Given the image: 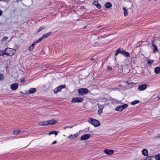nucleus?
<instances>
[{"instance_id": "31", "label": "nucleus", "mask_w": 160, "mask_h": 160, "mask_svg": "<svg viewBox=\"0 0 160 160\" xmlns=\"http://www.w3.org/2000/svg\"><path fill=\"white\" fill-rule=\"evenodd\" d=\"M4 79V76L2 74H0V80L1 81Z\"/></svg>"}, {"instance_id": "15", "label": "nucleus", "mask_w": 160, "mask_h": 160, "mask_svg": "<svg viewBox=\"0 0 160 160\" xmlns=\"http://www.w3.org/2000/svg\"><path fill=\"white\" fill-rule=\"evenodd\" d=\"M48 121V125H52L57 122L56 120L54 119H52Z\"/></svg>"}, {"instance_id": "23", "label": "nucleus", "mask_w": 160, "mask_h": 160, "mask_svg": "<svg viewBox=\"0 0 160 160\" xmlns=\"http://www.w3.org/2000/svg\"><path fill=\"white\" fill-rule=\"evenodd\" d=\"M123 10H124V15L126 16L128 15V10L124 7L123 8Z\"/></svg>"}, {"instance_id": "2", "label": "nucleus", "mask_w": 160, "mask_h": 160, "mask_svg": "<svg viewBox=\"0 0 160 160\" xmlns=\"http://www.w3.org/2000/svg\"><path fill=\"white\" fill-rule=\"evenodd\" d=\"M88 122L95 127H98L100 125V123L99 121L95 119L90 118L88 120Z\"/></svg>"}, {"instance_id": "44", "label": "nucleus", "mask_w": 160, "mask_h": 160, "mask_svg": "<svg viewBox=\"0 0 160 160\" xmlns=\"http://www.w3.org/2000/svg\"><path fill=\"white\" fill-rule=\"evenodd\" d=\"M104 29V28H102L101 29V31L102 29Z\"/></svg>"}, {"instance_id": "13", "label": "nucleus", "mask_w": 160, "mask_h": 160, "mask_svg": "<svg viewBox=\"0 0 160 160\" xmlns=\"http://www.w3.org/2000/svg\"><path fill=\"white\" fill-rule=\"evenodd\" d=\"M121 53L126 57H129L130 56V53L128 52H126L124 50H122L121 51Z\"/></svg>"}, {"instance_id": "50", "label": "nucleus", "mask_w": 160, "mask_h": 160, "mask_svg": "<svg viewBox=\"0 0 160 160\" xmlns=\"http://www.w3.org/2000/svg\"><path fill=\"white\" fill-rule=\"evenodd\" d=\"M149 1H151V0H149Z\"/></svg>"}, {"instance_id": "37", "label": "nucleus", "mask_w": 160, "mask_h": 160, "mask_svg": "<svg viewBox=\"0 0 160 160\" xmlns=\"http://www.w3.org/2000/svg\"><path fill=\"white\" fill-rule=\"evenodd\" d=\"M57 143V141L55 140V141H54L52 143V144L53 145V144H56Z\"/></svg>"}, {"instance_id": "26", "label": "nucleus", "mask_w": 160, "mask_h": 160, "mask_svg": "<svg viewBox=\"0 0 160 160\" xmlns=\"http://www.w3.org/2000/svg\"><path fill=\"white\" fill-rule=\"evenodd\" d=\"M155 158L156 160H160V154L156 155Z\"/></svg>"}, {"instance_id": "19", "label": "nucleus", "mask_w": 160, "mask_h": 160, "mask_svg": "<svg viewBox=\"0 0 160 160\" xmlns=\"http://www.w3.org/2000/svg\"><path fill=\"white\" fill-rule=\"evenodd\" d=\"M155 72L156 74H158L160 73V67H157L155 68Z\"/></svg>"}, {"instance_id": "28", "label": "nucleus", "mask_w": 160, "mask_h": 160, "mask_svg": "<svg viewBox=\"0 0 160 160\" xmlns=\"http://www.w3.org/2000/svg\"><path fill=\"white\" fill-rule=\"evenodd\" d=\"M45 28L43 26H42L38 29V32H39L41 31L42 30H43Z\"/></svg>"}, {"instance_id": "5", "label": "nucleus", "mask_w": 160, "mask_h": 160, "mask_svg": "<svg viewBox=\"0 0 160 160\" xmlns=\"http://www.w3.org/2000/svg\"><path fill=\"white\" fill-rule=\"evenodd\" d=\"M83 101V98H74L72 99L71 102L72 103L81 102Z\"/></svg>"}, {"instance_id": "1", "label": "nucleus", "mask_w": 160, "mask_h": 160, "mask_svg": "<svg viewBox=\"0 0 160 160\" xmlns=\"http://www.w3.org/2000/svg\"><path fill=\"white\" fill-rule=\"evenodd\" d=\"M16 52V50L13 48H7L5 50V55L12 56L14 55Z\"/></svg>"}, {"instance_id": "8", "label": "nucleus", "mask_w": 160, "mask_h": 160, "mask_svg": "<svg viewBox=\"0 0 160 160\" xmlns=\"http://www.w3.org/2000/svg\"><path fill=\"white\" fill-rule=\"evenodd\" d=\"M79 133H76L73 134H71L68 136V139L72 140L77 137L79 135Z\"/></svg>"}, {"instance_id": "41", "label": "nucleus", "mask_w": 160, "mask_h": 160, "mask_svg": "<svg viewBox=\"0 0 160 160\" xmlns=\"http://www.w3.org/2000/svg\"><path fill=\"white\" fill-rule=\"evenodd\" d=\"M2 14V12L1 10H0V16Z\"/></svg>"}, {"instance_id": "12", "label": "nucleus", "mask_w": 160, "mask_h": 160, "mask_svg": "<svg viewBox=\"0 0 160 160\" xmlns=\"http://www.w3.org/2000/svg\"><path fill=\"white\" fill-rule=\"evenodd\" d=\"M11 88L12 90H16L18 87V84L17 83H14L11 85Z\"/></svg>"}, {"instance_id": "21", "label": "nucleus", "mask_w": 160, "mask_h": 160, "mask_svg": "<svg viewBox=\"0 0 160 160\" xmlns=\"http://www.w3.org/2000/svg\"><path fill=\"white\" fill-rule=\"evenodd\" d=\"M52 134H54L55 135V136L57 135L58 134V132L57 131H53L51 132H49L48 133V134L49 135H51Z\"/></svg>"}, {"instance_id": "16", "label": "nucleus", "mask_w": 160, "mask_h": 160, "mask_svg": "<svg viewBox=\"0 0 160 160\" xmlns=\"http://www.w3.org/2000/svg\"><path fill=\"white\" fill-rule=\"evenodd\" d=\"M142 154L145 156H147L148 155V151L147 149H144L142 151Z\"/></svg>"}, {"instance_id": "27", "label": "nucleus", "mask_w": 160, "mask_h": 160, "mask_svg": "<svg viewBox=\"0 0 160 160\" xmlns=\"http://www.w3.org/2000/svg\"><path fill=\"white\" fill-rule=\"evenodd\" d=\"M121 51L120 48H119L118 49L116 52L115 56H116V55H117V54H118L119 53H121Z\"/></svg>"}, {"instance_id": "25", "label": "nucleus", "mask_w": 160, "mask_h": 160, "mask_svg": "<svg viewBox=\"0 0 160 160\" xmlns=\"http://www.w3.org/2000/svg\"><path fill=\"white\" fill-rule=\"evenodd\" d=\"M139 102H140L139 100H135L132 102L131 104L132 105H134L136 104L139 103Z\"/></svg>"}, {"instance_id": "29", "label": "nucleus", "mask_w": 160, "mask_h": 160, "mask_svg": "<svg viewBox=\"0 0 160 160\" xmlns=\"http://www.w3.org/2000/svg\"><path fill=\"white\" fill-rule=\"evenodd\" d=\"M98 106L99 109H102L104 108V106L100 104H98Z\"/></svg>"}, {"instance_id": "18", "label": "nucleus", "mask_w": 160, "mask_h": 160, "mask_svg": "<svg viewBox=\"0 0 160 160\" xmlns=\"http://www.w3.org/2000/svg\"><path fill=\"white\" fill-rule=\"evenodd\" d=\"M152 47H153L152 49L154 53H155L156 52L158 51V49L157 47L154 44H152Z\"/></svg>"}, {"instance_id": "46", "label": "nucleus", "mask_w": 160, "mask_h": 160, "mask_svg": "<svg viewBox=\"0 0 160 160\" xmlns=\"http://www.w3.org/2000/svg\"><path fill=\"white\" fill-rule=\"evenodd\" d=\"M121 86H122V85H119V87Z\"/></svg>"}, {"instance_id": "52", "label": "nucleus", "mask_w": 160, "mask_h": 160, "mask_svg": "<svg viewBox=\"0 0 160 160\" xmlns=\"http://www.w3.org/2000/svg\"><path fill=\"white\" fill-rule=\"evenodd\" d=\"M155 1H156L157 0H155Z\"/></svg>"}, {"instance_id": "6", "label": "nucleus", "mask_w": 160, "mask_h": 160, "mask_svg": "<svg viewBox=\"0 0 160 160\" xmlns=\"http://www.w3.org/2000/svg\"><path fill=\"white\" fill-rule=\"evenodd\" d=\"M52 34L51 32H49L48 33L44 34L39 39L36 41V42H40L43 39L46 38L48 37L49 35H51Z\"/></svg>"}, {"instance_id": "49", "label": "nucleus", "mask_w": 160, "mask_h": 160, "mask_svg": "<svg viewBox=\"0 0 160 160\" xmlns=\"http://www.w3.org/2000/svg\"><path fill=\"white\" fill-rule=\"evenodd\" d=\"M86 28V27H84L83 28Z\"/></svg>"}, {"instance_id": "35", "label": "nucleus", "mask_w": 160, "mask_h": 160, "mask_svg": "<svg viewBox=\"0 0 160 160\" xmlns=\"http://www.w3.org/2000/svg\"><path fill=\"white\" fill-rule=\"evenodd\" d=\"M4 54H5V52H4L3 51H0V56L2 55H3Z\"/></svg>"}, {"instance_id": "11", "label": "nucleus", "mask_w": 160, "mask_h": 160, "mask_svg": "<svg viewBox=\"0 0 160 160\" xmlns=\"http://www.w3.org/2000/svg\"><path fill=\"white\" fill-rule=\"evenodd\" d=\"M104 152L107 155H111L113 153L114 151L112 150L106 149L104 150Z\"/></svg>"}, {"instance_id": "51", "label": "nucleus", "mask_w": 160, "mask_h": 160, "mask_svg": "<svg viewBox=\"0 0 160 160\" xmlns=\"http://www.w3.org/2000/svg\"><path fill=\"white\" fill-rule=\"evenodd\" d=\"M159 136H160V134L159 135Z\"/></svg>"}, {"instance_id": "48", "label": "nucleus", "mask_w": 160, "mask_h": 160, "mask_svg": "<svg viewBox=\"0 0 160 160\" xmlns=\"http://www.w3.org/2000/svg\"><path fill=\"white\" fill-rule=\"evenodd\" d=\"M100 27H101V26H99L98 27V28H99Z\"/></svg>"}, {"instance_id": "36", "label": "nucleus", "mask_w": 160, "mask_h": 160, "mask_svg": "<svg viewBox=\"0 0 160 160\" xmlns=\"http://www.w3.org/2000/svg\"><path fill=\"white\" fill-rule=\"evenodd\" d=\"M159 138H160V136L158 135L157 136L155 137H154L153 138V139L155 140H156L157 139H158Z\"/></svg>"}, {"instance_id": "7", "label": "nucleus", "mask_w": 160, "mask_h": 160, "mask_svg": "<svg viewBox=\"0 0 160 160\" xmlns=\"http://www.w3.org/2000/svg\"><path fill=\"white\" fill-rule=\"evenodd\" d=\"M65 88V86L63 85H61L59 86L56 88L54 90V92L57 93L58 92H60L61 89Z\"/></svg>"}, {"instance_id": "39", "label": "nucleus", "mask_w": 160, "mask_h": 160, "mask_svg": "<svg viewBox=\"0 0 160 160\" xmlns=\"http://www.w3.org/2000/svg\"><path fill=\"white\" fill-rule=\"evenodd\" d=\"M127 83L129 84H131L133 83L132 82H131L129 81H127Z\"/></svg>"}, {"instance_id": "20", "label": "nucleus", "mask_w": 160, "mask_h": 160, "mask_svg": "<svg viewBox=\"0 0 160 160\" xmlns=\"http://www.w3.org/2000/svg\"><path fill=\"white\" fill-rule=\"evenodd\" d=\"M112 6L111 3L109 2H107L105 4V7L106 8H109Z\"/></svg>"}, {"instance_id": "9", "label": "nucleus", "mask_w": 160, "mask_h": 160, "mask_svg": "<svg viewBox=\"0 0 160 160\" xmlns=\"http://www.w3.org/2000/svg\"><path fill=\"white\" fill-rule=\"evenodd\" d=\"M147 88V85L146 84H144L138 86V90L139 91L144 90Z\"/></svg>"}, {"instance_id": "14", "label": "nucleus", "mask_w": 160, "mask_h": 160, "mask_svg": "<svg viewBox=\"0 0 160 160\" xmlns=\"http://www.w3.org/2000/svg\"><path fill=\"white\" fill-rule=\"evenodd\" d=\"M39 42H36V41L33 43L29 47V51H32L33 48L34 46L35 45V44L36 43H39Z\"/></svg>"}, {"instance_id": "32", "label": "nucleus", "mask_w": 160, "mask_h": 160, "mask_svg": "<svg viewBox=\"0 0 160 160\" xmlns=\"http://www.w3.org/2000/svg\"><path fill=\"white\" fill-rule=\"evenodd\" d=\"M95 6H96L98 8L100 9L101 8V5L98 3L97 4H95Z\"/></svg>"}, {"instance_id": "30", "label": "nucleus", "mask_w": 160, "mask_h": 160, "mask_svg": "<svg viewBox=\"0 0 160 160\" xmlns=\"http://www.w3.org/2000/svg\"><path fill=\"white\" fill-rule=\"evenodd\" d=\"M102 112V109H99L98 111V114H100Z\"/></svg>"}, {"instance_id": "17", "label": "nucleus", "mask_w": 160, "mask_h": 160, "mask_svg": "<svg viewBox=\"0 0 160 160\" xmlns=\"http://www.w3.org/2000/svg\"><path fill=\"white\" fill-rule=\"evenodd\" d=\"M38 125L40 126H47L48 125V121H45L44 122H39L38 123Z\"/></svg>"}, {"instance_id": "24", "label": "nucleus", "mask_w": 160, "mask_h": 160, "mask_svg": "<svg viewBox=\"0 0 160 160\" xmlns=\"http://www.w3.org/2000/svg\"><path fill=\"white\" fill-rule=\"evenodd\" d=\"M21 132V131H19L18 130H15L13 132V134L15 135H18Z\"/></svg>"}, {"instance_id": "34", "label": "nucleus", "mask_w": 160, "mask_h": 160, "mask_svg": "<svg viewBox=\"0 0 160 160\" xmlns=\"http://www.w3.org/2000/svg\"><path fill=\"white\" fill-rule=\"evenodd\" d=\"M154 61L152 60L148 59V63L149 64H151L152 62H153Z\"/></svg>"}, {"instance_id": "45", "label": "nucleus", "mask_w": 160, "mask_h": 160, "mask_svg": "<svg viewBox=\"0 0 160 160\" xmlns=\"http://www.w3.org/2000/svg\"><path fill=\"white\" fill-rule=\"evenodd\" d=\"M159 99H160V97H158Z\"/></svg>"}, {"instance_id": "43", "label": "nucleus", "mask_w": 160, "mask_h": 160, "mask_svg": "<svg viewBox=\"0 0 160 160\" xmlns=\"http://www.w3.org/2000/svg\"><path fill=\"white\" fill-rule=\"evenodd\" d=\"M94 60V58H92L91 59V60Z\"/></svg>"}, {"instance_id": "40", "label": "nucleus", "mask_w": 160, "mask_h": 160, "mask_svg": "<svg viewBox=\"0 0 160 160\" xmlns=\"http://www.w3.org/2000/svg\"><path fill=\"white\" fill-rule=\"evenodd\" d=\"M25 82L24 79H21V80L20 82L21 83H23Z\"/></svg>"}, {"instance_id": "47", "label": "nucleus", "mask_w": 160, "mask_h": 160, "mask_svg": "<svg viewBox=\"0 0 160 160\" xmlns=\"http://www.w3.org/2000/svg\"><path fill=\"white\" fill-rule=\"evenodd\" d=\"M66 127H65V128H64V129H66Z\"/></svg>"}, {"instance_id": "38", "label": "nucleus", "mask_w": 160, "mask_h": 160, "mask_svg": "<svg viewBox=\"0 0 160 160\" xmlns=\"http://www.w3.org/2000/svg\"><path fill=\"white\" fill-rule=\"evenodd\" d=\"M98 3V2L96 1V0H95L93 3V4L95 5V4H97Z\"/></svg>"}, {"instance_id": "22", "label": "nucleus", "mask_w": 160, "mask_h": 160, "mask_svg": "<svg viewBox=\"0 0 160 160\" xmlns=\"http://www.w3.org/2000/svg\"><path fill=\"white\" fill-rule=\"evenodd\" d=\"M36 91V88H31L29 92L30 93H34Z\"/></svg>"}, {"instance_id": "33", "label": "nucleus", "mask_w": 160, "mask_h": 160, "mask_svg": "<svg viewBox=\"0 0 160 160\" xmlns=\"http://www.w3.org/2000/svg\"><path fill=\"white\" fill-rule=\"evenodd\" d=\"M8 38V37H5L2 38V41H6L7 40Z\"/></svg>"}, {"instance_id": "10", "label": "nucleus", "mask_w": 160, "mask_h": 160, "mask_svg": "<svg viewBox=\"0 0 160 160\" xmlns=\"http://www.w3.org/2000/svg\"><path fill=\"white\" fill-rule=\"evenodd\" d=\"M90 135L88 134H85L82 135L80 138L81 140H85L88 139L90 137Z\"/></svg>"}, {"instance_id": "4", "label": "nucleus", "mask_w": 160, "mask_h": 160, "mask_svg": "<svg viewBox=\"0 0 160 160\" xmlns=\"http://www.w3.org/2000/svg\"><path fill=\"white\" fill-rule=\"evenodd\" d=\"M88 89L86 88H80L79 89L78 92L79 94L84 95L88 92Z\"/></svg>"}, {"instance_id": "3", "label": "nucleus", "mask_w": 160, "mask_h": 160, "mask_svg": "<svg viewBox=\"0 0 160 160\" xmlns=\"http://www.w3.org/2000/svg\"><path fill=\"white\" fill-rule=\"evenodd\" d=\"M128 105L127 104H125L123 105L119 106L116 108L115 110L116 111H121L123 110L128 107Z\"/></svg>"}, {"instance_id": "42", "label": "nucleus", "mask_w": 160, "mask_h": 160, "mask_svg": "<svg viewBox=\"0 0 160 160\" xmlns=\"http://www.w3.org/2000/svg\"><path fill=\"white\" fill-rule=\"evenodd\" d=\"M68 127V128H72V126H69V127Z\"/></svg>"}]
</instances>
